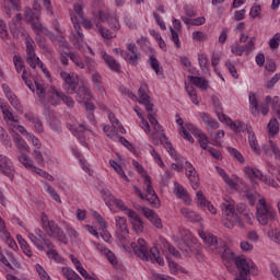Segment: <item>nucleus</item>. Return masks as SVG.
Segmentation results:
<instances>
[{
  "instance_id": "f257e3e1",
  "label": "nucleus",
  "mask_w": 280,
  "mask_h": 280,
  "mask_svg": "<svg viewBox=\"0 0 280 280\" xmlns=\"http://www.w3.org/2000/svg\"><path fill=\"white\" fill-rule=\"evenodd\" d=\"M223 261H233L236 267L237 275L234 280H250V275L256 277L258 275L255 262L247 258L245 255L236 256L235 253L229 248H224L222 253Z\"/></svg>"
},
{
  "instance_id": "f03ea898",
  "label": "nucleus",
  "mask_w": 280,
  "mask_h": 280,
  "mask_svg": "<svg viewBox=\"0 0 280 280\" xmlns=\"http://www.w3.org/2000/svg\"><path fill=\"white\" fill-rule=\"evenodd\" d=\"M131 248L135 255L142 261H153V264H159V266H165V260L161 257L159 248H148L145 240L139 238L137 243H131Z\"/></svg>"
},
{
  "instance_id": "7ed1b4c3",
  "label": "nucleus",
  "mask_w": 280,
  "mask_h": 280,
  "mask_svg": "<svg viewBox=\"0 0 280 280\" xmlns=\"http://www.w3.org/2000/svg\"><path fill=\"white\" fill-rule=\"evenodd\" d=\"M36 86V95L38 101L43 106L46 108L51 106H59L60 102H62V95L58 90L51 85L40 84L39 82L35 81Z\"/></svg>"
},
{
  "instance_id": "20e7f679",
  "label": "nucleus",
  "mask_w": 280,
  "mask_h": 280,
  "mask_svg": "<svg viewBox=\"0 0 280 280\" xmlns=\"http://www.w3.org/2000/svg\"><path fill=\"white\" fill-rule=\"evenodd\" d=\"M221 209L223 212V224L226 229H234L235 222H237L241 229H244V221H242V218L235 212V201L233 198L225 197L224 202L221 205Z\"/></svg>"
},
{
  "instance_id": "39448f33",
  "label": "nucleus",
  "mask_w": 280,
  "mask_h": 280,
  "mask_svg": "<svg viewBox=\"0 0 280 280\" xmlns=\"http://www.w3.org/2000/svg\"><path fill=\"white\" fill-rule=\"evenodd\" d=\"M256 220L261 226H268L270 222L277 220V211L264 198L259 199L256 206Z\"/></svg>"
},
{
  "instance_id": "423d86ee",
  "label": "nucleus",
  "mask_w": 280,
  "mask_h": 280,
  "mask_svg": "<svg viewBox=\"0 0 280 280\" xmlns=\"http://www.w3.org/2000/svg\"><path fill=\"white\" fill-rule=\"evenodd\" d=\"M42 221L44 222V231L46 232L48 237H56V240L62 242V244H67V235L65 234L62 229H60V226L56 224V222L46 221L45 224V218H43Z\"/></svg>"
},
{
  "instance_id": "0eeeda50",
  "label": "nucleus",
  "mask_w": 280,
  "mask_h": 280,
  "mask_svg": "<svg viewBox=\"0 0 280 280\" xmlns=\"http://www.w3.org/2000/svg\"><path fill=\"white\" fill-rule=\"evenodd\" d=\"M60 77L65 81L63 89L66 93H68V95H73L80 85V79H78V74L61 71Z\"/></svg>"
},
{
  "instance_id": "6e6552de",
  "label": "nucleus",
  "mask_w": 280,
  "mask_h": 280,
  "mask_svg": "<svg viewBox=\"0 0 280 280\" xmlns=\"http://www.w3.org/2000/svg\"><path fill=\"white\" fill-rule=\"evenodd\" d=\"M148 93H150V89L148 88V84L142 83L138 90V94L141 97L139 103L144 104L147 108L148 117H150L152 115H156V110L154 109V104L151 103L150 95H148Z\"/></svg>"
},
{
  "instance_id": "1a4fd4ad",
  "label": "nucleus",
  "mask_w": 280,
  "mask_h": 280,
  "mask_svg": "<svg viewBox=\"0 0 280 280\" xmlns=\"http://www.w3.org/2000/svg\"><path fill=\"white\" fill-rule=\"evenodd\" d=\"M144 185L147 191L145 200L150 202L153 209H159V207H161V200L159 199V196H156L154 188H152V180L150 179L149 175L144 176Z\"/></svg>"
},
{
  "instance_id": "9d476101",
  "label": "nucleus",
  "mask_w": 280,
  "mask_h": 280,
  "mask_svg": "<svg viewBox=\"0 0 280 280\" xmlns=\"http://www.w3.org/2000/svg\"><path fill=\"white\" fill-rule=\"evenodd\" d=\"M199 237H201L202 242L210 250H217V253H222L221 246H224V243L219 242L217 236L209 232H200Z\"/></svg>"
},
{
  "instance_id": "9b49d317",
  "label": "nucleus",
  "mask_w": 280,
  "mask_h": 280,
  "mask_svg": "<svg viewBox=\"0 0 280 280\" xmlns=\"http://www.w3.org/2000/svg\"><path fill=\"white\" fill-rule=\"evenodd\" d=\"M115 220H116L118 240H120L121 244H126V242L128 240V235L130 233L128 231V223L126 221V218L116 217Z\"/></svg>"
},
{
  "instance_id": "f8f14e48",
  "label": "nucleus",
  "mask_w": 280,
  "mask_h": 280,
  "mask_svg": "<svg viewBox=\"0 0 280 280\" xmlns=\"http://www.w3.org/2000/svg\"><path fill=\"white\" fill-rule=\"evenodd\" d=\"M0 174L7 176L10 180L14 179V165H12V161L5 155H0Z\"/></svg>"
},
{
  "instance_id": "ddd939ff",
  "label": "nucleus",
  "mask_w": 280,
  "mask_h": 280,
  "mask_svg": "<svg viewBox=\"0 0 280 280\" xmlns=\"http://www.w3.org/2000/svg\"><path fill=\"white\" fill-rule=\"evenodd\" d=\"M37 58L36 43H34V39L32 38H26V62L32 69H35Z\"/></svg>"
},
{
  "instance_id": "4468645a",
  "label": "nucleus",
  "mask_w": 280,
  "mask_h": 280,
  "mask_svg": "<svg viewBox=\"0 0 280 280\" xmlns=\"http://www.w3.org/2000/svg\"><path fill=\"white\" fill-rule=\"evenodd\" d=\"M140 211L143 213L147 220L150 221L153 226H155V229H163V222L161 221V218H159V214L154 212V210L142 207L140 208Z\"/></svg>"
},
{
  "instance_id": "2eb2a0df",
  "label": "nucleus",
  "mask_w": 280,
  "mask_h": 280,
  "mask_svg": "<svg viewBox=\"0 0 280 280\" xmlns=\"http://www.w3.org/2000/svg\"><path fill=\"white\" fill-rule=\"evenodd\" d=\"M186 175L189 178L192 189H198L200 187V178L198 177V173H196V168L191 163H185Z\"/></svg>"
},
{
  "instance_id": "dca6fc26",
  "label": "nucleus",
  "mask_w": 280,
  "mask_h": 280,
  "mask_svg": "<svg viewBox=\"0 0 280 280\" xmlns=\"http://www.w3.org/2000/svg\"><path fill=\"white\" fill-rule=\"evenodd\" d=\"M186 128L194 137L198 139V142L200 143L202 150H207V145L209 143V138H207V135L202 131H200L196 126L194 125H186Z\"/></svg>"
},
{
  "instance_id": "f3484780",
  "label": "nucleus",
  "mask_w": 280,
  "mask_h": 280,
  "mask_svg": "<svg viewBox=\"0 0 280 280\" xmlns=\"http://www.w3.org/2000/svg\"><path fill=\"white\" fill-rule=\"evenodd\" d=\"M101 55L105 65H107L110 71H114L115 73H119V71H121V66L117 62V60H115V58H113V56L104 51H102Z\"/></svg>"
},
{
  "instance_id": "a211bd4d",
  "label": "nucleus",
  "mask_w": 280,
  "mask_h": 280,
  "mask_svg": "<svg viewBox=\"0 0 280 280\" xmlns=\"http://www.w3.org/2000/svg\"><path fill=\"white\" fill-rule=\"evenodd\" d=\"M9 27L13 38H19V36H23L25 34V28L21 26L20 20L13 18Z\"/></svg>"
},
{
  "instance_id": "6ab92c4d",
  "label": "nucleus",
  "mask_w": 280,
  "mask_h": 280,
  "mask_svg": "<svg viewBox=\"0 0 280 280\" xmlns=\"http://www.w3.org/2000/svg\"><path fill=\"white\" fill-rule=\"evenodd\" d=\"M179 249L188 257V255H191L196 250V243L191 240H183L179 242Z\"/></svg>"
},
{
  "instance_id": "aec40b11",
  "label": "nucleus",
  "mask_w": 280,
  "mask_h": 280,
  "mask_svg": "<svg viewBox=\"0 0 280 280\" xmlns=\"http://www.w3.org/2000/svg\"><path fill=\"white\" fill-rule=\"evenodd\" d=\"M24 21L30 25L34 21H40V11H34L32 8L26 7L24 9Z\"/></svg>"
},
{
  "instance_id": "412c9836",
  "label": "nucleus",
  "mask_w": 280,
  "mask_h": 280,
  "mask_svg": "<svg viewBox=\"0 0 280 280\" xmlns=\"http://www.w3.org/2000/svg\"><path fill=\"white\" fill-rule=\"evenodd\" d=\"M91 92L89 91V88L82 85L79 86L78 92H77V100L80 104H82V102H90L91 100Z\"/></svg>"
},
{
  "instance_id": "4be33fe9",
  "label": "nucleus",
  "mask_w": 280,
  "mask_h": 280,
  "mask_svg": "<svg viewBox=\"0 0 280 280\" xmlns=\"http://www.w3.org/2000/svg\"><path fill=\"white\" fill-rule=\"evenodd\" d=\"M247 132H248V142L253 152H255V154H261V149L259 148V141H257V137L255 136V132L250 130H247Z\"/></svg>"
},
{
  "instance_id": "5701e85b",
  "label": "nucleus",
  "mask_w": 280,
  "mask_h": 280,
  "mask_svg": "<svg viewBox=\"0 0 280 280\" xmlns=\"http://www.w3.org/2000/svg\"><path fill=\"white\" fill-rule=\"evenodd\" d=\"M127 49L130 52L127 54V56H129V62H131V65H137V60H139V49L137 48V45L128 44Z\"/></svg>"
},
{
  "instance_id": "b1692460",
  "label": "nucleus",
  "mask_w": 280,
  "mask_h": 280,
  "mask_svg": "<svg viewBox=\"0 0 280 280\" xmlns=\"http://www.w3.org/2000/svg\"><path fill=\"white\" fill-rule=\"evenodd\" d=\"M180 213L183 217L187 218L189 220V222H200L202 220L200 214H198L195 211L189 210L187 208H182Z\"/></svg>"
},
{
  "instance_id": "393cba45",
  "label": "nucleus",
  "mask_w": 280,
  "mask_h": 280,
  "mask_svg": "<svg viewBox=\"0 0 280 280\" xmlns=\"http://www.w3.org/2000/svg\"><path fill=\"white\" fill-rule=\"evenodd\" d=\"M245 174L253 180V178H258V180H264L265 175L261 173V171L257 168H250L249 166L245 167Z\"/></svg>"
},
{
  "instance_id": "a878e982",
  "label": "nucleus",
  "mask_w": 280,
  "mask_h": 280,
  "mask_svg": "<svg viewBox=\"0 0 280 280\" xmlns=\"http://www.w3.org/2000/svg\"><path fill=\"white\" fill-rule=\"evenodd\" d=\"M257 196H259V194H257V191H255V190L245 189L243 191V198H245V200L248 201V205H250V207H255Z\"/></svg>"
},
{
  "instance_id": "bb28decb",
  "label": "nucleus",
  "mask_w": 280,
  "mask_h": 280,
  "mask_svg": "<svg viewBox=\"0 0 280 280\" xmlns=\"http://www.w3.org/2000/svg\"><path fill=\"white\" fill-rule=\"evenodd\" d=\"M35 235H37V238L43 242V246L46 245V248H54V243L47 238V234L43 232L40 229L35 230Z\"/></svg>"
},
{
  "instance_id": "cd10ccee",
  "label": "nucleus",
  "mask_w": 280,
  "mask_h": 280,
  "mask_svg": "<svg viewBox=\"0 0 280 280\" xmlns=\"http://www.w3.org/2000/svg\"><path fill=\"white\" fill-rule=\"evenodd\" d=\"M98 250H101L102 255L106 257V259L109 261V264H112V266H117V257L110 249L106 247H98Z\"/></svg>"
},
{
  "instance_id": "c85d7f7f",
  "label": "nucleus",
  "mask_w": 280,
  "mask_h": 280,
  "mask_svg": "<svg viewBox=\"0 0 280 280\" xmlns=\"http://www.w3.org/2000/svg\"><path fill=\"white\" fill-rule=\"evenodd\" d=\"M188 80L197 86L198 89H201L202 91H207V81L201 78V77H194V75H188Z\"/></svg>"
},
{
  "instance_id": "c756f323",
  "label": "nucleus",
  "mask_w": 280,
  "mask_h": 280,
  "mask_svg": "<svg viewBox=\"0 0 280 280\" xmlns=\"http://www.w3.org/2000/svg\"><path fill=\"white\" fill-rule=\"evenodd\" d=\"M174 194L175 196H177V198H180L182 200H185V202H187V200H189V197H187V190H185V187H183V185L175 183L174 184Z\"/></svg>"
},
{
  "instance_id": "7c9ffc66",
  "label": "nucleus",
  "mask_w": 280,
  "mask_h": 280,
  "mask_svg": "<svg viewBox=\"0 0 280 280\" xmlns=\"http://www.w3.org/2000/svg\"><path fill=\"white\" fill-rule=\"evenodd\" d=\"M149 65L153 69V71L156 73V75H163V67H161L159 59H156L154 56H150Z\"/></svg>"
},
{
  "instance_id": "2f4dec72",
  "label": "nucleus",
  "mask_w": 280,
  "mask_h": 280,
  "mask_svg": "<svg viewBox=\"0 0 280 280\" xmlns=\"http://www.w3.org/2000/svg\"><path fill=\"white\" fill-rule=\"evenodd\" d=\"M109 164L115 170V172H117V174L121 176L122 179H125L127 183L130 182V178H128V175H126V173L124 172V168H121V165H119L117 161L110 160Z\"/></svg>"
},
{
  "instance_id": "473e14b6",
  "label": "nucleus",
  "mask_w": 280,
  "mask_h": 280,
  "mask_svg": "<svg viewBox=\"0 0 280 280\" xmlns=\"http://www.w3.org/2000/svg\"><path fill=\"white\" fill-rule=\"evenodd\" d=\"M18 160L20 163H22V165H24V167H26V170H31V171L36 170V166L32 164V160H30V156H27V153L21 154L18 158Z\"/></svg>"
},
{
  "instance_id": "72a5a7b5",
  "label": "nucleus",
  "mask_w": 280,
  "mask_h": 280,
  "mask_svg": "<svg viewBox=\"0 0 280 280\" xmlns=\"http://www.w3.org/2000/svg\"><path fill=\"white\" fill-rule=\"evenodd\" d=\"M162 244L166 250H168L170 255H173V257H176V259H180V252L174 247V245L170 244L167 240H162Z\"/></svg>"
},
{
  "instance_id": "f704fd0d",
  "label": "nucleus",
  "mask_w": 280,
  "mask_h": 280,
  "mask_svg": "<svg viewBox=\"0 0 280 280\" xmlns=\"http://www.w3.org/2000/svg\"><path fill=\"white\" fill-rule=\"evenodd\" d=\"M249 104H252V115L257 117V115H259V103L257 102V95H249Z\"/></svg>"
},
{
  "instance_id": "c9c22d12",
  "label": "nucleus",
  "mask_w": 280,
  "mask_h": 280,
  "mask_svg": "<svg viewBox=\"0 0 280 280\" xmlns=\"http://www.w3.org/2000/svg\"><path fill=\"white\" fill-rule=\"evenodd\" d=\"M273 104V108L276 110V115L278 119H280V102H279V96H275L273 100L270 96H266V103L267 104Z\"/></svg>"
},
{
  "instance_id": "e433bc0d",
  "label": "nucleus",
  "mask_w": 280,
  "mask_h": 280,
  "mask_svg": "<svg viewBox=\"0 0 280 280\" xmlns=\"http://www.w3.org/2000/svg\"><path fill=\"white\" fill-rule=\"evenodd\" d=\"M14 141L20 154H27V152H30L27 143H25L20 137L15 138Z\"/></svg>"
},
{
  "instance_id": "4c0bfd02",
  "label": "nucleus",
  "mask_w": 280,
  "mask_h": 280,
  "mask_svg": "<svg viewBox=\"0 0 280 280\" xmlns=\"http://www.w3.org/2000/svg\"><path fill=\"white\" fill-rule=\"evenodd\" d=\"M198 61H199V67L202 71H209V59L207 58V55L199 54Z\"/></svg>"
},
{
  "instance_id": "58836bf2",
  "label": "nucleus",
  "mask_w": 280,
  "mask_h": 280,
  "mask_svg": "<svg viewBox=\"0 0 280 280\" xmlns=\"http://www.w3.org/2000/svg\"><path fill=\"white\" fill-rule=\"evenodd\" d=\"M96 28H98V33L101 34V36L103 38H106L107 40H109L110 38H114L115 36L113 32H110V30L104 28L102 25H100V23H96Z\"/></svg>"
},
{
  "instance_id": "ea45409f",
  "label": "nucleus",
  "mask_w": 280,
  "mask_h": 280,
  "mask_svg": "<svg viewBox=\"0 0 280 280\" xmlns=\"http://www.w3.org/2000/svg\"><path fill=\"white\" fill-rule=\"evenodd\" d=\"M28 240H31L32 244L36 246L38 250H45V245H43V241L38 238V236L35 234H28Z\"/></svg>"
},
{
  "instance_id": "a19ab883",
  "label": "nucleus",
  "mask_w": 280,
  "mask_h": 280,
  "mask_svg": "<svg viewBox=\"0 0 280 280\" xmlns=\"http://www.w3.org/2000/svg\"><path fill=\"white\" fill-rule=\"evenodd\" d=\"M46 191L47 194H49V196L52 198V200H55L56 202H59V205L62 202V200H60V196L58 195V191H56V189L54 187H51V185L46 184Z\"/></svg>"
},
{
  "instance_id": "79ce46f5",
  "label": "nucleus",
  "mask_w": 280,
  "mask_h": 280,
  "mask_svg": "<svg viewBox=\"0 0 280 280\" xmlns=\"http://www.w3.org/2000/svg\"><path fill=\"white\" fill-rule=\"evenodd\" d=\"M101 194H102V198L105 201V203L107 205V207H110V202H115V200L117 199L108 190H102Z\"/></svg>"
},
{
  "instance_id": "37998d69",
  "label": "nucleus",
  "mask_w": 280,
  "mask_h": 280,
  "mask_svg": "<svg viewBox=\"0 0 280 280\" xmlns=\"http://www.w3.org/2000/svg\"><path fill=\"white\" fill-rule=\"evenodd\" d=\"M28 25H31V27H32V30H34L35 34H43L45 32V26H43V23H40V20L31 22Z\"/></svg>"
},
{
  "instance_id": "c03bdc74",
  "label": "nucleus",
  "mask_w": 280,
  "mask_h": 280,
  "mask_svg": "<svg viewBox=\"0 0 280 280\" xmlns=\"http://www.w3.org/2000/svg\"><path fill=\"white\" fill-rule=\"evenodd\" d=\"M269 135H278L279 133V122L277 118H273L268 124Z\"/></svg>"
},
{
  "instance_id": "a18cd8bd",
  "label": "nucleus",
  "mask_w": 280,
  "mask_h": 280,
  "mask_svg": "<svg viewBox=\"0 0 280 280\" xmlns=\"http://www.w3.org/2000/svg\"><path fill=\"white\" fill-rule=\"evenodd\" d=\"M0 38H2V40H8V38H10L8 26L3 20H0Z\"/></svg>"
},
{
  "instance_id": "49530a36",
  "label": "nucleus",
  "mask_w": 280,
  "mask_h": 280,
  "mask_svg": "<svg viewBox=\"0 0 280 280\" xmlns=\"http://www.w3.org/2000/svg\"><path fill=\"white\" fill-rule=\"evenodd\" d=\"M13 63L18 73H21L23 69H25V65H23V58L20 56L14 55Z\"/></svg>"
},
{
  "instance_id": "de8ad7c7",
  "label": "nucleus",
  "mask_w": 280,
  "mask_h": 280,
  "mask_svg": "<svg viewBox=\"0 0 280 280\" xmlns=\"http://www.w3.org/2000/svg\"><path fill=\"white\" fill-rule=\"evenodd\" d=\"M255 40H257V37H250L247 44L243 46V49L245 50L246 56H248L252 51H254Z\"/></svg>"
},
{
  "instance_id": "09e8293b",
  "label": "nucleus",
  "mask_w": 280,
  "mask_h": 280,
  "mask_svg": "<svg viewBox=\"0 0 280 280\" xmlns=\"http://www.w3.org/2000/svg\"><path fill=\"white\" fill-rule=\"evenodd\" d=\"M230 128H232V130H235L236 132H244V130H246V125H244V122L236 120V121H231V124L229 125Z\"/></svg>"
},
{
  "instance_id": "8fccbe9b",
  "label": "nucleus",
  "mask_w": 280,
  "mask_h": 280,
  "mask_svg": "<svg viewBox=\"0 0 280 280\" xmlns=\"http://www.w3.org/2000/svg\"><path fill=\"white\" fill-rule=\"evenodd\" d=\"M68 57L70 58V60H72V62H74L77 67H79L80 69H84V62L80 60V56H78V54L69 52Z\"/></svg>"
},
{
  "instance_id": "3c124183",
  "label": "nucleus",
  "mask_w": 280,
  "mask_h": 280,
  "mask_svg": "<svg viewBox=\"0 0 280 280\" xmlns=\"http://www.w3.org/2000/svg\"><path fill=\"white\" fill-rule=\"evenodd\" d=\"M228 152L232 154V156L236 159V161H238L240 163H244V156H242V153H240L237 149L228 147Z\"/></svg>"
},
{
  "instance_id": "603ef678",
  "label": "nucleus",
  "mask_w": 280,
  "mask_h": 280,
  "mask_svg": "<svg viewBox=\"0 0 280 280\" xmlns=\"http://www.w3.org/2000/svg\"><path fill=\"white\" fill-rule=\"evenodd\" d=\"M35 270L37 271V273L42 280H51V278L49 277L47 271H45V268H43V266L36 265Z\"/></svg>"
},
{
  "instance_id": "864d4df0",
  "label": "nucleus",
  "mask_w": 280,
  "mask_h": 280,
  "mask_svg": "<svg viewBox=\"0 0 280 280\" xmlns=\"http://www.w3.org/2000/svg\"><path fill=\"white\" fill-rule=\"evenodd\" d=\"M7 98L9 100L10 104L14 106V108H19L21 105L19 104V98H16V95L14 92H9L5 94Z\"/></svg>"
},
{
  "instance_id": "5fc2aeb1",
  "label": "nucleus",
  "mask_w": 280,
  "mask_h": 280,
  "mask_svg": "<svg viewBox=\"0 0 280 280\" xmlns=\"http://www.w3.org/2000/svg\"><path fill=\"white\" fill-rule=\"evenodd\" d=\"M162 139L165 141V142H164V148H165L166 150H168V154H170L171 156H174L176 150H174V148L172 147V142H170V141L167 140V136H165V133H162Z\"/></svg>"
},
{
  "instance_id": "6e6d98bb",
  "label": "nucleus",
  "mask_w": 280,
  "mask_h": 280,
  "mask_svg": "<svg viewBox=\"0 0 280 280\" xmlns=\"http://www.w3.org/2000/svg\"><path fill=\"white\" fill-rule=\"evenodd\" d=\"M73 10L77 14V16H71V19H74L77 21H80L81 19L84 18V11L82 10V5L80 4H74L73 5Z\"/></svg>"
},
{
  "instance_id": "4d7b16f0",
  "label": "nucleus",
  "mask_w": 280,
  "mask_h": 280,
  "mask_svg": "<svg viewBox=\"0 0 280 280\" xmlns=\"http://www.w3.org/2000/svg\"><path fill=\"white\" fill-rule=\"evenodd\" d=\"M279 43H280V33H277V34L269 40V47H270V49H279Z\"/></svg>"
},
{
  "instance_id": "13d9d810",
  "label": "nucleus",
  "mask_w": 280,
  "mask_h": 280,
  "mask_svg": "<svg viewBox=\"0 0 280 280\" xmlns=\"http://www.w3.org/2000/svg\"><path fill=\"white\" fill-rule=\"evenodd\" d=\"M209 133L211 135L213 141H215V143H218V145H220V139H222L224 137V130H219L217 133L214 131H212L211 129H209Z\"/></svg>"
},
{
  "instance_id": "bf43d9fd",
  "label": "nucleus",
  "mask_w": 280,
  "mask_h": 280,
  "mask_svg": "<svg viewBox=\"0 0 280 280\" xmlns=\"http://www.w3.org/2000/svg\"><path fill=\"white\" fill-rule=\"evenodd\" d=\"M168 268L173 275H175V272H178V270H182V272H185L183 267H180L176 261L170 260V259H168Z\"/></svg>"
},
{
  "instance_id": "052dcab7",
  "label": "nucleus",
  "mask_w": 280,
  "mask_h": 280,
  "mask_svg": "<svg viewBox=\"0 0 280 280\" xmlns=\"http://www.w3.org/2000/svg\"><path fill=\"white\" fill-rule=\"evenodd\" d=\"M280 80V73H276L265 85L266 89H273L275 84L279 82Z\"/></svg>"
},
{
  "instance_id": "680f3d73",
  "label": "nucleus",
  "mask_w": 280,
  "mask_h": 280,
  "mask_svg": "<svg viewBox=\"0 0 280 280\" xmlns=\"http://www.w3.org/2000/svg\"><path fill=\"white\" fill-rule=\"evenodd\" d=\"M197 202L200 205V207H207V203L209 202L207 198H205V195L202 194V190L197 191Z\"/></svg>"
},
{
  "instance_id": "e2e57ef3",
  "label": "nucleus",
  "mask_w": 280,
  "mask_h": 280,
  "mask_svg": "<svg viewBox=\"0 0 280 280\" xmlns=\"http://www.w3.org/2000/svg\"><path fill=\"white\" fill-rule=\"evenodd\" d=\"M260 14H261V7L259 4L252 7L249 11V16H252V19H257V16H259Z\"/></svg>"
},
{
  "instance_id": "0e129e2a",
  "label": "nucleus",
  "mask_w": 280,
  "mask_h": 280,
  "mask_svg": "<svg viewBox=\"0 0 280 280\" xmlns=\"http://www.w3.org/2000/svg\"><path fill=\"white\" fill-rule=\"evenodd\" d=\"M85 65L89 71H95V68L97 67V62H95V59L91 57H85Z\"/></svg>"
},
{
  "instance_id": "69168bd1",
  "label": "nucleus",
  "mask_w": 280,
  "mask_h": 280,
  "mask_svg": "<svg viewBox=\"0 0 280 280\" xmlns=\"http://www.w3.org/2000/svg\"><path fill=\"white\" fill-rule=\"evenodd\" d=\"M132 226L136 233H143V221H141V219H138L137 221H132Z\"/></svg>"
},
{
  "instance_id": "338daca9",
  "label": "nucleus",
  "mask_w": 280,
  "mask_h": 280,
  "mask_svg": "<svg viewBox=\"0 0 280 280\" xmlns=\"http://www.w3.org/2000/svg\"><path fill=\"white\" fill-rule=\"evenodd\" d=\"M262 183H265V185H269V187H273L275 189L279 187V184L277 183V180H275V178H270L266 175L265 177H262Z\"/></svg>"
},
{
  "instance_id": "774afa93",
  "label": "nucleus",
  "mask_w": 280,
  "mask_h": 280,
  "mask_svg": "<svg viewBox=\"0 0 280 280\" xmlns=\"http://www.w3.org/2000/svg\"><path fill=\"white\" fill-rule=\"evenodd\" d=\"M97 19L102 21V23H110V15L104 11H98Z\"/></svg>"
}]
</instances>
